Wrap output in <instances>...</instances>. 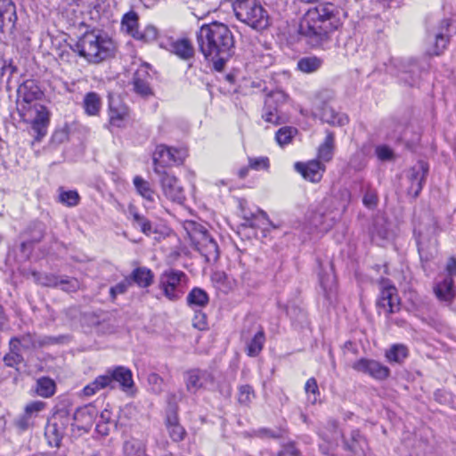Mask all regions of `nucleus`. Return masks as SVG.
I'll return each mask as SVG.
<instances>
[{
    "label": "nucleus",
    "mask_w": 456,
    "mask_h": 456,
    "mask_svg": "<svg viewBox=\"0 0 456 456\" xmlns=\"http://www.w3.org/2000/svg\"><path fill=\"white\" fill-rule=\"evenodd\" d=\"M339 26L336 8L332 4H320L309 8L300 20L298 33L313 47L322 46Z\"/></svg>",
    "instance_id": "3"
},
{
    "label": "nucleus",
    "mask_w": 456,
    "mask_h": 456,
    "mask_svg": "<svg viewBox=\"0 0 456 456\" xmlns=\"http://www.w3.org/2000/svg\"><path fill=\"white\" fill-rule=\"evenodd\" d=\"M322 65V60L316 56L304 57L297 62L298 69L305 73L315 72Z\"/></svg>",
    "instance_id": "34"
},
{
    "label": "nucleus",
    "mask_w": 456,
    "mask_h": 456,
    "mask_svg": "<svg viewBox=\"0 0 456 456\" xmlns=\"http://www.w3.org/2000/svg\"><path fill=\"white\" fill-rule=\"evenodd\" d=\"M130 280L139 287L147 288L152 283L153 274L151 271L146 267H138L133 271Z\"/></svg>",
    "instance_id": "28"
},
{
    "label": "nucleus",
    "mask_w": 456,
    "mask_h": 456,
    "mask_svg": "<svg viewBox=\"0 0 456 456\" xmlns=\"http://www.w3.org/2000/svg\"><path fill=\"white\" fill-rule=\"evenodd\" d=\"M352 368L377 380H384L390 375L388 367L373 359L361 358L353 363Z\"/></svg>",
    "instance_id": "11"
},
{
    "label": "nucleus",
    "mask_w": 456,
    "mask_h": 456,
    "mask_svg": "<svg viewBox=\"0 0 456 456\" xmlns=\"http://www.w3.org/2000/svg\"><path fill=\"white\" fill-rule=\"evenodd\" d=\"M165 426L173 442L183 441L186 436L185 428L180 424L177 407H170L166 413Z\"/></svg>",
    "instance_id": "15"
},
{
    "label": "nucleus",
    "mask_w": 456,
    "mask_h": 456,
    "mask_svg": "<svg viewBox=\"0 0 456 456\" xmlns=\"http://www.w3.org/2000/svg\"><path fill=\"white\" fill-rule=\"evenodd\" d=\"M35 391L41 397H51L55 392V383L50 378H40L37 380Z\"/></svg>",
    "instance_id": "30"
},
{
    "label": "nucleus",
    "mask_w": 456,
    "mask_h": 456,
    "mask_svg": "<svg viewBox=\"0 0 456 456\" xmlns=\"http://www.w3.org/2000/svg\"><path fill=\"white\" fill-rule=\"evenodd\" d=\"M427 173L428 167L424 162L419 163L409 171L411 185L408 191L413 197H418L421 191Z\"/></svg>",
    "instance_id": "19"
},
{
    "label": "nucleus",
    "mask_w": 456,
    "mask_h": 456,
    "mask_svg": "<svg viewBox=\"0 0 456 456\" xmlns=\"http://www.w3.org/2000/svg\"><path fill=\"white\" fill-rule=\"evenodd\" d=\"M295 169L300 173L305 180L312 183L321 181L325 171V166L319 160H311L306 164L297 162L295 164Z\"/></svg>",
    "instance_id": "17"
},
{
    "label": "nucleus",
    "mask_w": 456,
    "mask_h": 456,
    "mask_svg": "<svg viewBox=\"0 0 456 456\" xmlns=\"http://www.w3.org/2000/svg\"><path fill=\"white\" fill-rule=\"evenodd\" d=\"M17 338L22 346L23 350H32L46 344L45 340L40 341L36 339L35 336L30 333L17 337Z\"/></svg>",
    "instance_id": "41"
},
{
    "label": "nucleus",
    "mask_w": 456,
    "mask_h": 456,
    "mask_svg": "<svg viewBox=\"0 0 456 456\" xmlns=\"http://www.w3.org/2000/svg\"><path fill=\"white\" fill-rule=\"evenodd\" d=\"M104 376L108 378V386L110 388H114L116 383L125 392H129L134 387L132 371L126 367L110 368L106 370Z\"/></svg>",
    "instance_id": "12"
},
{
    "label": "nucleus",
    "mask_w": 456,
    "mask_h": 456,
    "mask_svg": "<svg viewBox=\"0 0 456 456\" xmlns=\"http://www.w3.org/2000/svg\"><path fill=\"white\" fill-rule=\"evenodd\" d=\"M109 115L110 124L112 126L120 127L122 126L123 121L127 117V110L125 107L117 109L113 106V103H110Z\"/></svg>",
    "instance_id": "39"
},
{
    "label": "nucleus",
    "mask_w": 456,
    "mask_h": 456,
    "mask_svg": "<svg viewBox=\"0 0 456 456\" xmlns=\"http://www.w3.org/2000/svg\"><path fill=\"white\" fill-rule=\"evenodd\" d=\"M130 214L133 216L134 225L139 226L144 234L150 235L152 230L151 222L134 209H130Z\"/></svg>",
    "instance_id": "43"
},
{
    "label": "nucleus",
    "mask_w": 456,
    "mask_h": 456,
    "mask_svg": "<svg viewBox=\"0 0 456 456\" xmlns=\"http://www.w3.org/2000/svg\"><path fill=\"white\" fill-rule=\"evenodd\" d=\"M379 314H391L400 310V298L397 289L387 281H383L379 297L377 300Z\"/></svg>",
    "instance_id": "10"
},
{
    "label": "nucleus",
    "mask_w": 456,
    "mask_h": 456,
    "mask_svg": "<svg viewBox=\"0 0 456 456\" xmlns=\"http://www.w3.org/2000/svg\"><path fill=\"white\" fill-rule=\"evenodd\" d=\"M248 166L252 169H267L269 167V159L266 157L249 159Z\"/></svg>",
    "instance_id": "54"
},
{
    "label": "nucleus",
    "mask_w": 456,
    "mask_h": 456,
    "mask_svg": "<svg viewBox=\"0 0 456 456\" xmlns=\"http://www.w3.org/2000/svg\"><path fill=\"white\" fill-rule=\"evenodd\" d=\"M125 456H147L144 444L137 440L126 441L124 444Z\"/></svg>",
    "instance_id": "36"
},
{
    "label": "nucleus",
    "mask_w": 456,
    "mask_h": 456,
    "mask_svg": "<svg viewBox=\"0 0 456 456\" xmlns=\"http://www.w3.org/2000/svg\"><path fill=\"white\" fill-rule=\"evenodd\" d=\"M408 356V348L401 344L394 345L386 352V357L390 362L401 363Z\"/></svg>",
    "instance_id": "35"
},
{
    "label": "nucleus",
    "mask_w": 456,
    "mask_h": 456,
    "mask_svg": "<svg viewBox=\"0 0 456 456\" xmlns=\"http://www.w3.org/2000/svg\"><path fill=\"white\" fill-rule=\"evenodd\" d=\"M59 200L68 207H75L79 203L80 197L76 191H66L60 193Z\"/></svg>",
    "instance_id": "47"
},
{
    "label": "nucleus",
    "mask_w": 456,
    "mask_h": 456,
    "mask_svg": "<svg viewBox=\"0 0 456 456\" xmlns=\"http://www.w3.org/2000/svg\"><path fill=\"white\" fill-rule=\"evenodd\" d=\"M187 275L178 270L165 271L159 277V288L170 301H176L183 295V285L187 283Z\"/></svg>",
    "instance_id": "7"
},
{
    "label": "nucleus",
    "mask_w": 456,
    "mask_h": 456,
    "mask_svg": "<svg viewBox=\"0 0 456 456\" xmlns=\"http://www.w3.org/2000/svg\"><path fill=\"white\" fill-rule=\"evenodd\" d=\"M375 151L380 160H390L393 158V151L387 146H379Z\"/></svg>",
    "instance_id": "60"
},
{
    "label": "nucleus",
    "mask_w": 456,
    "mask_h": 456,
    "mask_svg": "<svg viewBox=\"0 0 456 456\" xmlns=\"http://www.w3.org/2000/svg\"><path fill=\"white\" fill-rule=\"evenodd\" d=\"M426 222H420L414 228L418 245H421L427 237L435 233L436 229V222L429 215L425 216Z\"/></svg>",
    "instance_id": "24"
},
{
    "label": "nucleus",
    "mask_w": 456,
    "mask_h": 456,
    "mask_svg": "<svg viewBox=\"0 0 456 456\" xmlns=\"http://www.w3.org/2000/svg\"><path fill=\"white\" fill-rule=\"evenodd\" d=\"M262 117L267 123H271L273 125H279L281 123V117L279 115V110H277V107L267 108V106L265 104Z\"/></svg>",
    "instance_id": "49"
},
{
    "label": "nucleus",
    "mask_w": 456,
    "mask_h": 456,
    "mask_svg": "<svg viewBox=\"0 0 456 456\" xmlns=\"http://www.w3.org/2000/svg\"><path fill=\"white\" fill-rule=\"evenodd\" d=\"M450 20L445 19L441 21L438 31L434 35L433 46L428 49L431 55H439L447 47L450 40L449 28Z\"/></svg>",
    "instance_id": "18"
},
{
    "label": "nucleus",
    "mask_w": 456,
    "mask_h": 456,
    "mask_svg": "<svg viewBox=\"0 0 456 456\" xmlns=\"http://www.w3.org/2000/svg\"><path fill=\"white\" fill-rule=\"evenodd\" d=\"M232 9L235 17L253 29L261 31L270 25L268 12L256 0H233Z\"/></svg>",
    "instance_id": "5"
},
{
    "label": "nucleus",
    "mask_w": 456,
    "mask_h": 456,
    "mask_svg": "<svg viewBox=\"0 0 456 456\" xmlns=\"http://www.w3.org/2000/svg\"><path fill=\"white\" fill-rule=\"evenodd\" d=\"M33 276L35 277L37 283L46 287H58L61 280V277L53 274H42L39 273H33Z\"/></svg>",
    "instance_id": "44"
},
{
    "label": "nucleus",
    "mask_w": 456,
    "mask_h": 456,
    "mask_svg": "<svg viewBox=\"0 0 456 456\" xmlns=\"http://www.w3.org/2000/svg\"><path fill=\"white\" fill-rule=\"evenodd\" d=\"M184 158V152L181 150L159 145L153 152L154 172L158 175L163 174L164 167L172 164H181Z\"/></svg>",
    "instance_id": "9"
},
{
    "label": "nucleus",
    "mask_w": 456,
    "mask_h": 456,
    "mask_svg": "<svg viewBox=\"0 0 456 456\" xmlns=\"http://www.w3.org/2000/svg\"><path fill=\"white\" fill-rule=\"evenodd\" d=\"M108 381V378H106L104 375L97 377L92 383L88 384L84 387V395L86 396H91L94 395L97 391L103 389L105 387H109Z\"/></svg>",
    "instance_id": "38"
},
{
    "label": "nucleus",
    "mask_w": 456,
    "mask_h": 456,
    "mask_svg": "<svg viewBox=\"0 0 456 456\" xmlns=\"http://www.w3.org/2000/svg\"><path fill=\"white\" fill-rule=\"evenodd\" d=\"M58 287L65 292H75L80 289V282L76 278L61 277Z\"/></svg>",
    "instance_id": "48"
},
{
    "label": "nucleus",
    "mask_w": 456,
    "mask_h": 456,
    "mask_svg": "<svg viewBox=\"0 0 456 456\" xmlns=\"http://www.w3.org/2000/svg\"><path fill=\"white\" fill-rule=\"evenodd\" d=\"M148 380L151 384L159 385V388L157 390H160V384L162 383V379L159 375L152 373L149 376Z\"/></svg>",
    "instance_id": "64"
},
{
    "label": "nucleus",
    "mask_w": 456,
    "mask_h": 456,
    "mask_svg": "<svg viewBox=\"0 0 456 456\" xmlns=\"http://www.w3.org/2000/svg\"><path fill=\"white\" fill-rule=\"evenodd\" d=\"M192 325L194 328L198 329L199 330H205L208 329V322H207V316L202 312H198L195 314L193 320H192Z\"/></svg>",
    "instance_id": "55"
},
{
    "label": "nucleus",
    "mask_w": 456,
    "mask_h": 456,
    "mask_svg": "<svg viewBox=\"0 0 456 456\" xmlns=\"http://www.w3.org/2000/svg\"><path fill=\"white\" fill-rule=\"evenodd\" d=\"M159 175L164 195L171 201L182 204L185 200V193L178 179L167 172Z\"/></svg>",
    "instance_id": "14"
},
{
    "label": "nucleus",
    "mask_w": 456,
    "mask_h": 456,
    "mask_svg": "<svg viewBox=\"0 0 456 456\" xmlns=\"http://www.w3.org/2000/svg\"><path fill=\"white\" fill-rule=\"evenodd\" d=\"M121 25L122 29L135 39L139 32L137 13L134 12L126 13L122 19Z\"/></svg>",
    "instance_id": "31"
},
{
    "label": "nucleus",
    "mask_w": 456,
    "mask_h": 456,
    "mask_svg": "<svg viewBox=\"0 0 456 456\" xmlns=\"http://www.w3.org/2000/svg\"><path fill=\"white\" fill-rule=\"evenodd\" d=\"M305 392L307 395V400L312 404H314L320 395L317 381L314 378H310L306 380L305 384Z\"/></svg>",
    "instance_id": "42"
},
{
    "label": "nucleus",
    "mask_w": 456,
    "mask_h": 456,
    "mask_svg": "<svg viewBox=\"0 0 456 456\" xmlns=\"http://www.w3.org/2000/svg\"><path fill=\"white\" fill-rule=\"evenodd\" d=\"M436 297L444 302H451L455 297V288L452 277H444L434 288Z\"/></svg>",
    "instance_id": "22"
},
{
    "label": "nucleus",
    "mask_w": 456,
    "mask_h": 456,
    "mask_svg": "<svg viewBox=\"0 0 456 456\" xmlns=\"http://www.w3.org/2000/svg\"><path fill=\"white\" fill-rule=\"evenodd\" d=\"M312 223L316 227H322L323 230H327L331 225L330 223L326 222L323 214L321 212H316L314 214Z\"/></svg>",
    "instance_id": "59"
},
{
    "label": "nucleus",
    "mask_w": 456,
    "mask_h": 456,
    "mask_svg": "<svg viewBox=\"0 0 456 456\" xmlns=\"http://www.w3.org/2000/svg\"><path fill=\"white\" fill-rule=\"evenodd\" d=\"M288 100V95L281 90H275L267 94L265 104L267 108L281 107Z\"/></svg>",
    "instance_id": "37"
},
{
    "label": "nucleus",
    "mask_w": 456,
    "mask_h": 456,
    "mask_svg": "<svg viewBox=\"0 0 456 456\" xmlns=\"http://www.w3.org/2000/svg\"><path fill=\"white\" fill-rule=\"evenodd\" d=\"M131 281L130 280H126L124 281H121L118 283L116 286L110 288V296L112 298H115L117 295L123 294L126 291L128 286L130 285Z\"/></svg>",
    "instance_id": "58"
},
{
    "label": "nucleus",
    "mask_w": 456,
    "mask_h": 456,
    "mask_svg": "<svg viewBox=\"0 0 456 456\" xmlns=\"http://www.w3.org/2000/svg\"><path fill=\"white\" fill-rule=\"evenodd\" d=\"M71 49L89 62L100 63L112 54L114 43L107 34L99 30H92L79 37L71 45Z\"/></svg>",
    "instance_id": "4"
},
{
    "label": "nucleus",
    "mask_w": 456,
    "mask_h": 456,
    "mask_svg": "<svg viewBox=\"0 0 456 456\" xmlns=\"http://www.w3.org/2000/svg\"><path fill=\"white\" fill-rule=\"evenodd\" d=\"M319 115L323 122L330 125L344 126L347 123L346 116L336 112L335 110L328 104H324L322 107Z\"/></svg>",
    "instance_id": "25"
},
{
    "label": "nucleus",
    "mask_w": 456,
    "mask_h": 456,
    "mask_svg": "<svg viewBox=\"0 0 456 456\" xmlns=\"http://www.w3.org/2000/svg\"><path fill=\"white\" fill-rule=\"evenodd\" d=\"M3 361L6 366L17 368L24 361V358L21 354L9 352L4 356Z\"/></svg>",
    "instance_id": "51"
},
{
    "label": "nucleus",
    "mask_w": 456,
    "mask_h": 456,
    "mask_svg": "<svg viewBox=\"0 0 456 456\" xmlns=\"http://www.w3.org/2000/svg\"><path fill=\"white\" fill-rule=\"evenodd\" d=\"M16 20V9L12 0H0V28L14 27Z\"/></svg>",
    "instance_id": "20"
},
{
    "label": "nucleus",
    "mask_w": 456,
    "mask_h": 456,
    "mask_svg": "<svg viewBox=\"0 0 456 456\" xmlns=\"http://www.w3.org/2000/svg\"><path fill=\"white\" fill-rule=\"evenodd\" d=\"M170 51L184 61H189L194 56V47L187 38H182L172 42L170 45Z\"/></svg>",
    "instance_id": "23"
},
{
    "label": "nucleus",
    "mask_w": 456,
    "mask_h": 456,
    "mask_svg": "<svg viewBox=\"0 0 456 456\" xmlns=\"http://www.w3.org/2000/svg\"><path fill=\"white\" fill-rule=\"evenodd\" d=\"M151 75L148 71V66H141L134 74L133 89L134 93L142 97L152 95L153 92L150 86Z\"/></svg>",
    "instance_id": "16"
},
{
    "label": "nucleus",
    "mask_w": 456,
    "mask_h": 456,
    "mask_svg": "<svg viewBox=\"0 0 456 456\" xmlns=\"http://www.w3.org/2000/svg\"><path fill=\"white\" fill-rule=\"evenodd\" d=\"M157 37H158V29L154 26L149 25V26L145 27L142 31L139 30L138 34L136 35L135 39L145 42V43H150V42L156 40Z\"/></svg>",
    "instance_id": "46"
},
{
    "label": "nucleus",
    "mask_w": 456,
    "mask_h": 456,
    "mask_svg": "<svg viewBox=\"0 0 456 456\" xmlns=\"http://www.w3.org/2000/svg\"><path fill=\"white\" fill-rule=\"evenodd\" d=\"M278 456H300V452L294 444H289L279 452Z\"/></svg>",
    "instance_id": "61"
},
{
    "label": "nucleus",
    "mask_w": 456,
    "mask_h": 456,
    "mask_svg": "<svg viewBox=\"0 0 456 456\" xmlns=\"http://www.w3.org/2000/svg\"><path fill=\"white\" fill-rule=\"evenodd\" d=\"M134 185L137 192L147 201L153 202L155 200V192L146 180L140 176H135L134 178Z\"/></svg>",
    "instance_id": "33"
},
{
    "label": "nucleus",
    "mask_w": 456,
    "mask_h": 456,
    "mask_svg": "<svg viewBox=\"0 0 456 456\" xmlns=\"http://www.w3.org/2000/svg\"><path fill=\"white\" fill-rule=\"evenodd\" d=\"M362 202L369 208H375L378 203L377 193L374 191L368 190L363 196Z\"/></svg>",
    "instance_id": "57"
},
{
    "label": "nucleus",
    "mask_w": 456,
    "mask_h": 456,
    "mask_svg": "<svg viewBox=\"0 0 456 456\" xmlns=\"http://www.w3.org/2000/svg\"><path fill=\"white\" fill-rule=\"evenodd\" d=\"M240 207H242L241 204H240ZM241 214H242V216H243L244 220L247 223H248V225H250V226H254L253 221L255 219H256L258 217H261L268 224H270V225H272L273 227L275 228V226L270 221V219L268 217V215L264 210L257 209L256 213H251V212L248 213V212L245 211V209L243 208H241Z\"/></svg>",
    "instance_id": "45"
},
{
    "label": "nucleus",
    "mask_w": 456,
    "mask_h": 456,
    "mask_svg": "<svg viewBox=\"0 0 456 456\" xmlns=\"http://www.w3.org/2000/svg\"><path fill=\"white\" fill-rule=\"evenodd\" d=\"M265 341L264 330H259L254 337L248 343L246 347L247 354L250 357H255L260 354Z\"/></svg>",
    "instance_id": "29"
},
{
    "label": "nucleus",
    "mask_w": 456,
    "mask_h": 456,
    "mask_svg": "<svg viewBox=\"0 0 456 456\" xmlns=\"http://www.w3.org/2000/svg\"><path fill=\"white\" fill-rule=\"evenodd\" d=\"M44 95L38 83L34 79L23 81L17 89V110L24 121L29 119L35 140L40 142L47 134L50 112L44 105L32 103Z\"/></svg>",
    "instance_id": "2"
},
{
    "label": "nucleus",
    "mask_w": 456,
    "mask_h": 456,
    "mask_svg": "<svg viewBox=\"0 0 456 456\" xmlns=\"http://www.w3.org/2000/svg\"><path fill=\"white\" fill-rule=\"evenodd\" d=\"M197 42L201 53L218 71L232 55L235 44L229 27L218 21L202 25L197 32Z\"/></svg>",
    "instance_id": "1"
},
{
    "label": "nucleus",
    "mask_w": 456,
    "mask_h": 456,
    "mask_svg": "<svg viewBox=\"0 0 456 456\" xmlns=\"http://www.w3.org/2000/svg\"><path fill=\"white\" fill-rule=\"evenodd\" d=\"M69 423L70 418L68 410L60 409L53 413L45 428V436L50 446H60Z\"/></svg>",
    "instance_id": "8"
},
{
    "label": "nucleus",
    "mask_w": 456,
    "mask_h": 456,
    "mask_svg": "<svg viewBox=\"0 0 456 456\" xmlns=\"http://www.w3.org/2000/svg\"><path fill=\"white\" fill-rule=\"evenodd\" d=\"M255 397L253 388L248 386H241L239 389V396L238 400L241 404H248L252 399Z\"/></svg>",
    "instance_id": "50"
},
{
    "label": "nucleus",
    "mask_w": 456,
    "mask_h": 456,
    "mask_svg": "<svg viewBox=\"0 0 456 456\" xmlns=\"http://www.w3.org/2000/svg\"><path fill=\"white\" fill-rule=\"evenodd\" d=\"M446 277H456V258L450 257L446 265Z\"/></svg>",
    "instance_id": "63"
},
{
    "label": "nucleus",
    "mask_w": 456,
    "mask_h": 456,
    "mask_svg": "<svg viewBox=\"0 0 456 456\" xmlns=\"http://www.w3.org/2000/svg\"><path fill=\"white\" fill-rule=\"evenodd\" d=\"M73 419L76 424H72V430L77 428L79 430L88 432L94 424V412L88 407L77 409L73 414Z\"/></svg>",
    "instance_id": "21"
},
{
    "label": "nucleus",
    "mask_w": 456,
    "mask_h": 456,
    "mask_svg": "<svg viewBox=\"0 0 456 456\" xmlns=\"http://www.w3.org/2000/svg\"><path fill=\"white\" fill-rule=\"evenodd\" d=\"M45 406V403L44 402L34 401L26 405L24 412L33 419L38 412L44 410Z\"/></svg>",
    "instance_id": "53"
},
{
    "label": "nucleus",
    "mask_w": 456,
    "mask_h": 456,
    "mask_svg": "<svg viewBox=\"0 0 456 456\" xmlns=\"http://www.w3.org/2000/svg\"><path fill=\"white\" fill-rule=\"evenodd\" d=\"M208 303V296L205 290L200 288L192 289L187 296V304L190 306L204 307Z\"/></svg>",
    "instance_id": "32"
},
{
    "label": "nucleus",
    "mask_w": 456,
    "mask_h": 456,
    "mask_svg": "<svg viewBox=\"0 0 456 456\" xmlns=\"http://www.w3.org/2000/svg\"><path fill=\"white\" fill-rule=\"evenodd\" d=\"M33 425L32 418L27 413H23L14 420V426L20 431H25Z\"/></svg>",
    "instance_id": "52"
},
{
    "label": "nucleus",
    "mask_w": 456,
    "mask_h": 456,
    "mask_svg": "<svg viewBox=\"0 0 456 456\" xmlns=\"http://www.w3.org/2000/svg\"><path fill=\"white\" fill-rule=\"evenodd\" d=\"M256 436L262 438H280L283 436L281 429L260 428L256 431Z\"/></svg>",
    "instance_id": "56"
},
{
    "label": "nucleus",
    "mask_w": 456,
    "mask_h": 456,
    "mask_svg": "<svg viewBox=\"0 0 456 456\" xmlns=\"http://www.w3.org/2000/svg\"><path fill=\"white\" fill-rule=\"evenodd\" d=\"M102 106L101 97L94 92L87 93L83 101L85 112L88 116H97Z\"/></svg>",
    "instance_id": "27"
},
{
    "label": "nucleus",
    "mask_w": 456,
    "mask_h": 456,
    "mask_svg": "<svg viewBox=\"0 0 456 456\" xmlns=\"http://www.w3.org/2000/svg\"><path fill=\"white\" fill-rule=\"evenodd\" d=\"M184 382L187 391L196 394L200 389H206L208 385H212L214 378L208 370L193 369L184 374Z\"/></svg>",
    "instance_id": "13"
},
{
    "label": "nucleus",
    "mask_w": 456,
    "mask_h": 456,
    "mask_svg": "<svg viewBox=\"0 0 456 456\" xmlns=\"http://www.w3.org/2000/svg\"><path fill=\"white\" fill-rule=\"evenodd\" d=\"M183 228L193 248L205 257L207 262L217 261L219 258L218 245L204 225L195 221H187L184 223Z\"/></svg>",
    "instance_id": "6"
},
{
    "label": "nucleus",
    "mask_w": 456,
    "mask_h": 456,
    "mask_svg": "<svg viewBox=\"0 0 456 456\" xmlns=\"http://www.w3.org/2000/svg\"><path fill=\"white\" fill-rule=\"evenodd\" d=\"M22 350V346L17 337H12L9 341V352L13 354H21Z\"/></svg>",
    "instance_id": "62"
},
{
    "label": "nucleus",
    "mask_w": 456,
    "mask_h": 456,
    "mask_svg": "<svg viewBox=\"0 0 456 456\" xmlns=\"http://www.w3.org/2000/svg\"><path fill=\"white\" fill-rule=\"evenodd\" d=\"M297 133V129L291 126H283L280 128L275 134L276 142L279 145L284 146L289 144L295 134Z\"/></svg>",
    "instance_id": "40"
},
{
    "label": "nucleus",
    "mask_w": 456,
    "mask_h": 456,
    "mask_svg": "<svg viewBox=\"0 0 456 456\" xmlns=\"http://www.w3.org/2000/svg\"><path fill=\"white\" fill-rule=\"evenodd\" d=\"M335 147L334 134L328 132L324 142L319 146L318 149V159L323 162H329L333 157V151Z\"/></svg>",
    "instance_id": "26"
}]
</instances>
